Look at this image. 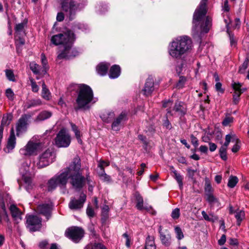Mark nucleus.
<instances>
[{
	"mask_svg": "<svg viewBox=\"0 0 249 249\" xmlns=\"http://www.w3.org/2000/svg\"><path fill=\"white\" fill-rule=\"evenodd\" d=\"M82 171L80 159L78 157H76L69 167L66 168L62 173L54 176L49 180L48 190L52 191L58 186H65L67 183L68 178L71 179L70 182L74 188H81L85 182V178L82 175Z\"/></svg>",
	"mask_w": 249,
	"mask_h": 249,
	"instance_id": "f257e3e1",
	"label": "nucleus"
},
{
	"mask_svg": "<svg viewBox=\"0 0 249 249\" xmlns=\"http://www.w3.org/2000/svg\"><path fill=\"white\" fill-rule=\"evenodd\" d=\"M201 0L196 9L193 18V33L194 36H200L208 32L212 25V19L209 17H205L207 12V1Z\"/></svg>",
	"mask_w": 249,
	"mask_h": 249,
	"instance_id": "f03ea898",
	"label": "nucleus"
},
{
	"mask_svg": "<svg viewBox=\"0 0 249 249\" xmlns=\"http://www.w3.org/2000/svg\"><path fill=\"white\" fill-rule=\"evenodd\" d=\"M191 39L187 36H179L170 44L169 54L173 58L179 59L182 55L189 53L192 49Z\"/></svg>",
	"mask_w": 249,
	"mask_h": 249,
	"instance_id": "7ed1b4c3",
	"label": "nucleus"
},
{
	"mask_svg": "<svg viewBox=\"0 0 249 249\" xmlns=\"http://www.w3.org/2000/svg\"><path fill=\"white\" fill-rule=\"evenodd\" d=\"M74 40V34L71 31H68L64 34L54 35L51 37V42L54 45H63L64 50L58 55L59 58H69L71 56V49Z\"/></svg>",
	"mask_w": 249,
	"mask_h": 249,
	"instance_id": "20e7f679",
	"label": "nucleus"
},
{
	"mask_svg": "<svg viewBox=\"0 0 249 249\" xmlns=\"http://www.w3.org/2000/svg\"><path fill=\"white\" fill-rule=\"evenodd\" d=\"M48 143V140L47 141V143L45 144V142L43 143L40 141H36L33 138L29 140L26 144L19 150V153L21 155L25 157L36 155Z\"/></svg>",
	"mask_w": 249,
	"mask_h": 249,
	"instance_id": "39448f33",
	"label": "nucleus"
},
{
	"mask_svg": "<svg viewBox=\"0 0 249 249\" xmlns=\"http://www.w3.org/2000/svg\"><path fill=\"white\" fill-rule=\"evenodd\" d=\"M79 89L76 103L78 108H85L93 99V91L89 86L84 84L80 85Z\"/></svg>",
	"mask_w": 249,
	"mask_h": 249,
	"instance_id": "423d86ee",
	"label": "nucleus"
},
{
	"mask_svg": "<svg viewBox=\"0 0 249 249\" xmlns=\"http://www.w3.org/2000/svg\"><path fill=\"white\" fill-rule=\"evenodd\" d=\"M62 8L66 13V15L69 17L70 19H72L76 12L80 10L83 6L72 0H63Z\"/></svg>",
	"mask_w": 249,
	"mask_h": 249,
	"instance_id": "0eeeda50",
	"label": "nucleus"
},
{
	"mask_svg": "<svg viewBox=\"0 0 249 249\" xmlns=\"http://www.w3.org/2000/svg\"><path fill=\"white\" fill-rule=\"evenodd\" d=\"M55 159V155L52 149H48L39 155L36 166L38 168L45 167L53 162Z\"/></svg>",
	"mask_w": 249,
	"mask_h": 249,
	"instance_id": "6e6552de",
	"label": "nucleus"
},
{
	"mask_svg": "<svg viewBox=\"0 0 249 249\" xmlns=\"http://www.w3.org/2000/svg\"><path fill=\"white\" fill-rule=\"evenodd\" d=\"M71 141V136L67 131L64 128L59 131L55 139V143L59 147H67L69 146Z\"/></svg>",
	"mask_w": 249,
	"mask_h": 249,
	"instance_id": "1a4fd4ad",
	"label": "nucleus"
},
{
	"mask_svg": "<svg viewBox=\"0 0 249 249\" xmlns=\"http://www.w3.org/2000/svg\"><path fill=\"white\" fill-rule=\"evenodd\" d=\"M84 231L77 227L68 228L65 232L66 236L75 243L78 242L84 236Z\"/></svg>",
	"mask_w": 249,
	"mask_h": 249,
	"instance_id": "9d476101",
	"label": "nucleus"
},
{
	"mask_svg": "<svg viewBox=\"0 0 249 249\" xmlns=\"http://www.w3.org/2000/svg\"><path fill=\"white\" fill-rule=\"evenodd\" d=\"M29 167L27 163H24L19 169V172L22 177V179L26 184V188L29 191L32 188V179L29 173Z\"/></svg>",
	"mask_w": 249,
	"mask_h": 249,
	"instance_id": "9b49d317",
	"label": "nucleus"
},
{
	"mask_svg": "<svg viewBox=\"0 0 249 249\" xmlns=\"http://www.w3.org/2000/svg\"><path fill=\"white\" fill-rule=\"evenodd\" d=\"M27 227L31 231L38 230L41 226V219L36 215H29L26 216Z\"/></svg>",
	"mask_w": 249,
	"mask_h": 249,
	"instance_id": "f8f14e48",
	"label": "nucleus"
},
{
	"mask_svg": "<svg viewBox=\"0 0 249 249\" xmlns=\"http://www.w3.org/2000/svg\"><path fill=\"white\" fill-rule=\"evenodd\" d=\"M28 120L26 117L22 116L16 124L17 135L18 136L25 133L27 129Z\"/></svg>",
	"mask_w": 249,
	"mask_h": 249,
	"instance_id": "ddd939ff",
	"label": "nucleus"
},
{
	"mask_svg": "<svg viewBox=\"0 0 249 249\" xmlns=\"http://www.w3.org/2000/svg\"><path fill=\"white\" fill-rule=\"evenodd\" d=\"M86 196L84 194H81L79 199H72L69 203V208L71 210H77L83 207V204L86 201Z\"/></svg>",
	"mask_w": 249,
	"mask_h": 249,
	"instance_id": "4468645a",
	"label": "nucleus"
},
{
	"mask_svg": "<svg viewBox=\"0 0 249 249\" xmlns=\"http://www.w3.org/2000/svg\"><path fill=\"white\" fill-rule=\"evenodd\" d=\"M159 231L160 234V239L162 244L169 246L171 244V237L169 231L166 230L162 231L161 226H160Z\"/></svg>",
	"mask_w": 249,
	"mask_h": 249,
	"instance_id": "2eb2a0df",
	"label": "nucleus"
},
{
	"mask_svg": "<svg viewBox=\"0 0 249 249\" xmlns=\"http://www.w3.org/2000/svg\"><path fill=\"white\" fill-rule=\"evenodd\" d=\"M126 120V114L121 113L115 118L112 124V129L115 131H119L122 126V123Z\"/></svg>",
	"mask_w": 249,
	"mask_h": 249,
	"instance_id": "dca6fc26",
	"label": "nucleus"
},
{
	"mask_svg": "<svg viewBox=\"0 0 249 249\" xmlns=\"http://www.w3.org/2000/svg\"><path fill=\"white\" fill-rule=\"evenodd\" d=\"M16 144V138L15 135L14 128L12 127L11 129L10 134L7 140L6 152H9L12 150L15 147Z\"/></svg>",
	"mask_w": 249,
	"mask_h": 249,
	"instance_id": "f3484780",
	"label": "nucleus"
},
{
	"mask_svg": "<svg viewBox=\"0 0 249 249\" xmlns=\"http://www.w3.org/2000/svg\"><path fill=\"white\" fill-rule=\"evenodd\" d=\"M173 111H175L179 116L184 115L186 112V109L183 107V104L182 102H176L173 110L168 109L167 113L173 115Z\"/></svg>",
	"mask_w": 249,
	"mask_h": 249,
	"instance_id": "a211bd4d",
	"label": "nucleus"
},
{
	"mask_svg": "<svg viewBox=\"0 0 249 249\" xmlns=\"http://www.w3.org/2000/svg\"><path fill=\"white\" fill-rule=\"evenodd\" d=\"M36 211L39 213L44 215L48 220L50 216L51 207L49 204H40L37 206Z\"/></svg>",
	"mask_w": 249,
	"mask_h": 249,
	"instance_id": "6ab92c4d",
	"label": "nucleus"
},
{
	"mask_svg": "<svg viewBox=\"0 0 249 249\" xmlns=\"http://www.w3.org/2000/svg\"><path fill=\"white\" fill-rule=\"evenodd\" d=\"M154 90V79L152 77H148L145 83L143 89L144 95L148 96Z\"/></svg>",
	"mask_w": 249,
	"mask_h": 249,
	"instance_id": "aec40b11",
	"label": "nucleus"
},
{
	"mask_svg": "<svg viewBox=\"0 0 249 249\" xmlns=\"http://www.w3.org/2000/svg\"><path fill=\"white\" fill-rule=\"evenodd\" d=\"M29 65L31 70L34 74L41 75H44L46 74L45 71L36 62H31Z\"/></svg>",
	"mask_w": 249,
	"mask_h": 249,
	"instance_id": "412c9836",
	"label": "nucleus"
},
{
	"mask_svg": "<svg viewBox=\"0 0 249 249\" xmlns=\"http://www.w3.org/2000/svg\"><path fill=\"white\" fill-rule=\"evenodd\" d=\"M235 217L236 219V225L240 226L242 221L245 218V213L243 210H240L239 208L236 209Z\"/></svg>",
	"mask_w": 249,
	"mask_h": 249,
	"instance_id": "4be33fe9",
	"label": "nucleus"
},
{
	"mask_svg": "<svg viewBox=\"0 0 249 249\" xmlns=\"http://www.w3.org/2000/svg\"><path fill=\"white\" fill-rule=\"evenodd\" d=\"M135 197L137 201L136 207L138 210H142L143 209L149 210L151 207L143 206V200L142 196L138 193L135 194Z\"/></svg>",
	"mask_w": 249,
	"mask_h": 249,
	"instance_id": "5701e85b",
	"label": "nucleus"
},
{
	"mask_svg": "<svg viewBox=\"0 0 249 249\" xmlns=\"http://www.w3.org/2000/svg\"><path fill=\"white\" fill-rule=\"evenodd\" d=\"M120 72L121 69L120 66L114 65L110 69L109 76L110 78H116L120 75Z\"/></svg>",
	"mask_w": 249,
	"mask_h": 249,
	"instance_id": "b1692460",
	"label": "nucleus"
},
{
	"mask_svg": "<svg viewBox=\"0 0 249 249\" xmlns=\"http://www.w3.org/2000/svg\"><path fill=\"white\" fill-rule=\"evenodd\" d=\"M10 210L13 217L17 222H18L19 220H21V213L18 208L15 205H13L10 206Z\"/></svg>",
	"mask_w": 249,
	"mask_h": 249,
	"instance_id": "393cba45",
	"label": "nucleus"
},
{
	"mask_svg": "<svg viewBox=\"0 0 249 249\" xmlns=\"http://www.w3.org/2000/svg\"><path fill=\"white\" fill-rule=\"evenodd\" d=\"M109 65L104 63L99 64L96 67V71L98 74L104 75L107 73Z\"/></svg>",
	"mask_w": 249,
	"mask_h": 249,
	"instance_id": "a878e982",
	"label": "nucleus"
},
{
	"mask_svg": "<svg viewBox=\"0 0 249 249\" xmlns=\"http://www.w3.org/2000/svg\"><path fill=\"white\" fill-rule=\"evenodd\" d=\"M170 170L174 174L173 175V177L178 183L179 188L181 189L183 187L182 176L179 174H178L176 170H175L173 166H171L170 167Z\"/></svg>",
	"mask_w": 249,
	"mask_h": 249,
	"instance_id": "bb28decb",
	"label": "nucleus"
},
{
	"mask_svg": "<svg viewBox=\"0 0 249 249\" xmlns=\"http://www.w3.org/2000/svg\"><path fill=\"white\" fill-rule=\"evenodd\" d=\"M145 249H156L154 237L148 235L145 241Z\"/></svg>",
	"mask_w": 249,
	"mask_h": 249,
	"instance_id": "cd10ccee",
	"label": "nucleus"
},
{
	"mask_svg": "<svg viewBox=\"0 0 249 249\" xmlns=\"http://www.w3.org/2000/svg\"><path fill=\"white\" fill-rule=\"evenodd\" d=\"M52 113L48 111H43L41 112L36 117V121H42L47 119L51 117Z\"/></svg>",
	"mask_w": 249,
	"mask_h": 249,
	"instance_id": "c85d7f7f",
	"label": "nucleus"
},
{
	"mask_svg": "<svg viewBox=\"0 0 249 249\" xmlns=\"http://www.w3.org/2000/svg\"><path fill=\"white\" fill-rule=\"evenodd\" d=\"M41 96L46 100H49L51 99V93L49 90L47 88L45 83L43 82L42 85Z\"/></svg>",
	"mask_w": 249,
	"mask_h": 249,
	"instance_id": "c756f323",
	"label": "nucleus"
},
{
	"mask_svg": "<svg viewBox=\"0 0 249 249\" xmlns=\"http://www.w3.org/2000/svg\"><path fill=\"white\" fill-rule=\"evenodd\" d=\"M26 22H23L18 23L15 27V37H18V35L21 33H24V28L26 26Z\"/></svg>",
	"mask_w": 249,
	"mask_h": 249,
	"instance_id": "7c9ffc66",
	"label": "nucleus"
},
{
	"mask_svg": "<svg viewBox=\"0 0 249 249\" xmlns=\"http://www.w3.org/2000/svg\"><path fill=\"white\" fill-rule=\"evenodd\" d=\"M114 116L115 114L113 112L108 111L103 114L101 117L104 122L109 123L114 118Z\"/></svg>",
	"mask_w": 249,
	"mask_h": 249,
	"instance_id": "2f4dec72",
	"label": "nucleus"
},
{
	"mask_svg": "<svg viewBox=\"0 0 249 249\" xmlns=\"http://www.w3.org/2000/svg\"><path fill=\"white\" fill-rule=\"evenodd\" d=\"M71 129L72 131L75 133V136L77 140L78 143L81 144L82 143V140L81 139V135L80 132L78 129V127L74 124L71 123H70Z\"/></svg>",
	"mask_w": 249,
	"mask_h": 249,
	"instance_id": "473e14b6",
	"label": "nucleus"
},
{
	"mask_svg": "<svg viewBox=\"0 0 249 249\" xmlns=\"http://www.w3.org/2000/svg\"><path fill=\"white\" fill-rule=\"evenodd\" d=\"M233 117L230 114L226 113L225 117L222 122V124L224 126H230V124L233 122Z\"/></svg>",
	"mask_w": 249,
	"mask_h": 249,
	"instance_id": "72a5a7b5",
	"label": "nucleus"
},
{
	"mask_svg": "<svg viewBox=\"0 0 249 249\" xmlns=\"http://www.w3.org/2000/svg\"><path fill=\"white\" fill-rule=\"evenodd\" d=\"M238 178L236 176H231L229 177L228 186L232 188L234 187L238 182Z\"/></svg>",
	"mask_w": 249,
	"mask_h": 249,
	"instance_id": "f704fd0d",
	"label": "nucleus"
},
{
	"mask_svg": "<svg viewBox=\"0 0 249 249\" xmlns=\"http://www.w3.org/2000/svg\"><path fill=\"white\" fill-rule=\"evenodd\" d=\"M86 249H107L105 247L104 245H103L101 243H91L89 245H88L86 248Z\"/></svg>",
	"mask_w": 249,
	"mask_h": 249,
	"instance_id": "c9c22d12",
	"label": "nucleus"
},
{
	"mask_svg": "<svg viewBox=\"0 0 249 249\" xmlns=\"http://www.w3.org/2000/svg\"><path fill=\"white\" fill-rule=\"evenodd\" d=\"M98 176L101 180L104 182H109L111 181L110 177L107 175L105 171H98Z\"/></svg>",
	"mask_w": 249,
	"mask_h": 249,
	"instance_id": "e433bc0d",
	"label": "nucleus"
},
{
	"mask_svg": "<svg viewBox=\"0 0 249 249\" xmlns=\"http://www.w3.org/2000/svg\"><path fill=\"white\" fill-rule=\"evenodd\" d=\"M12 120V116L11 114L4 115L1 121L2 125L7 126L9 125Z\"/></svg>",
	"mask_w": 249,
	"mask_h": 249,
	"instance_id": "4c0bfd02",
	"label": "nucleus"
},
{
	"mask_svg": "<svg viewBox=\"0 0 249 249\" xmlns=\"http://www.w3.org/2000/svg\"><path fill=\"white\" fill-rule=\"evenodd\" d=\"M249 59L248 57H247L243 63L242 64L241 66L239 67L238 70V73L243 74L245 72V70L247 69L249 65Z\"/></svg>",
	"mask_w": 249,
	"mask_h": 249,
	"instance_id": "58836bf2",
	"label": "nucleus"
},
{
	"mask_svg": "<svg viewBox=\"0 0 249 249\" xmlns=\"http://www.w3.org/2000/svg\"><path fill=\"white\" fill-rule=\"evenodd\" d=\"M109 165V162L108 161L100 160L98 165V171H105V167L108 166Z\"/></svg>",
	"mask_w": 249,
	"mask_h": 249,
	"instance_id": "ea45409f",
	"label": "nucleus"
},
{
	"mask_svg": "<svg viewBox=\"0 0 249 249\" xmlns=\"http://www.w3.org/2000/svg\"><path fill=\"white\" fill-rule=\"evenodd\" d=\"M227 32L229 35L231 45V46H235L237 44V40L235 38L234 35L229 31V29H227Z\"/></svg>",
	"mask_w": 249,
	"mask_h": 249,
	"instance_id": "a19ab883",
	"label": "nucleus"
},
{
	"mask_svg": "<svg viewBox=\"0 0 249 249\" xmlns=\"http://www.w3.org/2000/svg\"><path fill=\"white\" fill-rule=\"evenodd\" d=\"M7 78L11 81H15V78L14 72L11 70H6L5 71Z\"/></svg>",
	"mask_w": 249,
	"mask_h": 249,
	"instance_id": "79ce46f5",
	"label": "nucleus"
},
{
	"mask_svg": "<svg viewBox=\"0 0 249 249\" xmlns=\"http://www.w3.org/2000/svg\"><path fill=\"white\" fill-rule=\"evenodd\" d=\"M175 231L176 234V237L178 240H181L184 238V235L182 230L179 227H175Z\"/></svg>",
	"mask_w": 249,
	"mask_h": 249,
	"instance_id": "37998d69",
	"label": "nucleus"
},
{
	"mask_svg": "<svg viewBox=\"0 0 249 249\" xmlns=\"http://www.w3.org/2000/svg\"><path fill=\"white\" fill-rule=\"evenodd\" d=\"M219 155L220 156V157L221 158V159L222 160H223L224 161L227 160L228 159V157H227L226 149H224L223 148H220V149H219Z\"/></svg>",
	"mask_w": 249,
	"mask_h": 249,
	"instance_id": "c03bdc74",
	"label": "nucleus"
},
{
	"mask_svg": "<svg viewBox=\"0 0 249 249\" xmlns=\"http://www.w3.org/2000/svg\"><path fill=\"white\" fill-rule=\"evenodd\" d=\"M241 94L239 92H234L232 95V103L234 105H237L240 101Z\"/></svg>",
	"mask_w": 249,
	"mask_h": 249,
	"instance_id": "a18cd8bd",
	"label": "nucleus"
},
{
	"mask_svg": "<svg viewBox=\"0 0 249 249\" xmlns=\"http://www.w3.org/2000/svg\"><path fill=\"white\" fill-rule=\"evenodd\" d=\"M186 81V79L185 77L183 76H180L179 77V79L176 85V87L178 89H181L183 87L185 82Z\"/></svg>",
	"mask_w": 249,
	"mask_h": 249,
	"instance_id": "49530a36",
	"label": "nucleus"
},
{
	"mask_svg": "<svg viewBox=\"0 0 249 249\" xmlns=\"http://www.w3.org/2000/svg\"><path fill=\"white\" fill-rule=\"evenodd\" d=\"M32 90L33 92H37L39 90V87L33 78H30Z\"/></svg>",
	"mask_w": 249,
	"mask_h": 249,
	"instance_id": "de8ad7c7",
	"label": "nucleus"
},
{
	"mask_svg": "<svg viewBox=\"0 0 249 249\" xmlns=\"http://www.w3.org/2000/svg\"><path fill=\"white\" fill-rule=\"evenodd\" d=\"M231 136L230 134L226 135L225 137V142L220 147V148L227 149V147L231 142Z\"/></svg>",
	"mask_w": 249,
	"mask_h": 249,
	"instance_id": "09e8293b",
	"label": "nucleus"
},
{
	"mask_svg": "<svg viewBox=\"0 0 249 249\" xmlns=\"http://www.w3.org/2000/svg\"><path fill=\"white\" fill-rule=\"evenodd\" d=\"M41 62L42 64L41 68L45 71V72L46 73L47 70L48 69L47 66V60L43 54H41Z\"/></svg>",
	"mask_w": 249,
	"mask_h": 249,
	"instance_id": "8fccbe9b",
	"label": "nucleus"
},
{
	"mask_svg": "<svg viewBox=\"0 0 249 249\" xmlns=\"http://www.w3.org/2000/svg\"><path fill=\"white\" fill-rule=\"evenodd\" d=\"M180 215V210L178 208H176L173 210L171 213V217L174 219H177Z\"/></svg>",
	"mask_w": 249,
	"mask_h": 249,
	"instance_id": "3c124183",
	"label": "nucleus"
},
{
	"mask_svg": "<svg viewBox=\"0 0 249 249\" xmlns=\"http://www.w3.org/2000/svg\"><path fill=\"white\" fill-rule=\"evenodd\" d=\"M242 84L239 83V82H238V83H235V82H233L232 84H231V87L234 90V92H239L240 90V88H241L242 87Z\"/></svg>",
	"mask_w": 249,
	"mask_h": 249,
	"instance_id": "603ef678",
	"label": "nucleus"
},
{
	"mask_svg": "<svg viewBox=\"0 0 249 249\" xmlns=\"http://www.w3.org/2000/svg\"><path fill=\"white\" fill-rule=\"evenodd\" d=\"M6 95L10 100H13L14 99V93L11 89H8L6 90Z\"/></svg>",
	"mask_w": 249,
	"mask_h": 249,
	"instance_id": "864d4df0",
	"label": "nucleus"
},
{
	"mask_svg": "<svg viewBox=\"0 0 249 249\" xmlns=\"http://www.w3.org/2000/svg\"><path fill=\"white\" fill-rule=\"evenodd\" d=\"M230 10V7L229 5L228 0H225L223 4L222 5V10L224 12H229Z\"/></svg>",
	"mask_w": 249,
	"mask_h": 249,
	"instance_id": "5fc2aeb1",
	"label": "nucleus"
},
{
	"mask_svg": "<svg viewBox=\"0 0 249 249\" xmlns=\"http://www.w3.org/2000/svg\"><path fill=\"white\" fill-rule=\"evenodd\" d=\"M42 104L41 101L38 99L36 100H33L31 101L30 104L29 106V107H35L41 105Z\"/></svg>",
	"mask_w": 249,
	"mask_h": 249,
	"instance_id": "6e6d98bb",
	"label": "nucleus"
},
{
	"mask_svg": "<svg viewBox=\"0 0 249 249\" xmlns=\"http://www.w3.org/2000/svg\"><path fill=\"white\" fill-rule=\"evenodd\" d=\"M86 213L89 217H93L95 214L93 209L89 206H88L87 208Z\"/></svg>",
	"mask_w": 249,
	"mask_h": 249,
	"instance_id": "4d7b16f0",
	"label": "nucleus"
},
{
	"mask_svg": "<svg viewBox=\"0 0 249 249\" xmlns=\"http://www.w3.org/2000/svg\"><path fill=\"white\" fill-rule=\"evenodd\" d=\"M123 236L125 239V245L127 247H129L130 246V242L129 236L126 233H124L123 234Z\"/></svg>",
	"mask_w": 249,
	"mask_h": 249,
	"instance_id": "13d9d810",
	"label": "nucleus"
},
{
	"mask_svg": "<svg viewBox=\"0 0 249 249\" xmlns=\"http://www.w3.org/2000/svg\"><path fill=\"white\" fill-rule=\"evenodd\" d=\"M191 140L192 143L195 146L197 147L198 145V140L196 137L193 135L191 136Z\"/></svg>",
	"mask_w": 249,
	"mask_h": 249,
	"instance_id": "bf43d9fd",
	"label": "nucleus"
},
{
	"mask_svg": "<svg viewBox=\"0 0 249 249\" xmlns=\"http://www.w3.org/2000/svg\"><path fill=\"white\" fill-rule=\"evenodd\" d=\"M16 38V42L17 43V45H23L25 43V41L24 40V39H23L22 38H21L20 36H19V35H18V37H15Z\"/></svg>",
	"mask_w": 249,
	"mask_h": 249,
	"instance_id": "052dcab7",
	"label": "nucleus"
},
{
	"mask_svg": "<svg viewBox=\"0 0 249 249\" xmlns=\"http://www.w3.org/2000/svg\"><path fill=\"white\" fill-rule=\"evenodd\" d=\"M226 241V236L225 234H223L220 239H219V245H223Z\"/></svg>",
	"mask_w": 249,
	"mask_h": 249,
	"instance_id": "680f3d73",
	"label": "nucleus"
},
{
	"mask_svg": "<svg viewBox=\"0 0 249 249\" xmlns=\"http://www.w3.org/2000/svg\"><path fill=\"white\" fill-rule=\"evenodd\" d=\"M229 244L231 245L237 246L239 243L237 239L231 238L229 240Z\"/></svg>",
	"mask_w": 249,
	"mask_h": 249,
	"instance_id": "e2e57ef3",
	"label": "nucleus"
},
{
	"mask_svg": "<svg viewBox=\"0 0 249 249\" xmlns=\"http://www.w3.org/2000/svg\"><path fill=\"white\" fill-rule=\"evenodd\" d=\"M219 223H220V229H221V230L224 232H226L227 231V230L226 229L225 226V222L223 220H220L219 221Z\"/></svg>",
	"mask_w": 249,
	"mask_h": 249,
	"instance_id": "0e129e2a",
	"label": "nucleus"
},
{
	"mask_svg": "<svg viewBox=\"0 0 249 249\" xmlns=\"http://www.w3.org/2000/svg\"><path fill=\"white\" fill-rule=\"evenodd\" d=\"M240 148V146L239 145H238L237 143H235L233 146V147H232L231 148V151L233 152V153H236L237 152L239 149Z\"/></svg>",
	"mask_w": 249,
	"mask_h": 249,
	"instance_id": "69168bd1",
	"label": "nucleus"
},
{
	"mask_svg": "<svg viewBox=\"0 0 249 249\" xmlns=\"http://www.w3.org/2000/svg\"><path fill=\"white\" fill-rule=\"evenodd\" d=\"M64 18V16L63 13L60 12L57 14L56 19L58 21H62Z\"/></svg>",
	"mask_w": 249,
	"mask_h": 249,
	"instance_id": "338daca9",
	"label": "nucleus"
},
{
	"mask_svg": "<svg viewBox=\"0 0 249 249\" xmlns=\"http://www.w3.org/2000/svg\"><path fill=\"white\" fill-rule=\"evenodd\" d=\"M199 150L201 153L206 154L208 152V147L205 145H201L200 146Z\"/></svg>",
	"mask_w": 249,
	"mask_h": 249,
	"instance_id": "774afa93",
	"label": "nucleus"
}]
</instances>
